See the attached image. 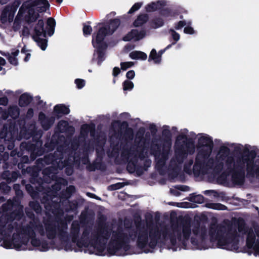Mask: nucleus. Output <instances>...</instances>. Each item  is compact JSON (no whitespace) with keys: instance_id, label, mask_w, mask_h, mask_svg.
Here are the masks:
<instances>
[{"instance_id":"obj_35","label":"nucleus","mask_w":259,"mask_h":259,"mask_svg":"<svg viewBox=\"0 0 259 259\" xmlns=\"http://www.w3.org/2000/svg\"><path fill=\"white\" fill-rule=\"evenodd\" d=\"M32 100V97L29 94L27 93H23L19 97L18 104L21 107H25L29 105Z\"/></svg>"},{"instance_id":"obj_63","label":"nucleus","mask_w":259,"mask_h":259,"mask_svg":"<svg viewBox=\"0 0 259 259\" xmlns=\"http://www.w3.org/2000/svg\"><path fill=\"white\" fill-rule=\"evenodd\" d=\"M78 203L76 201H69L67 207L66 208L67 212H73L77 209Z\"/></svg>"},{"instance_id":"obj_28","label":"nucleus","mask_w":259,"mask_h":259,"mask_svg":"<svg viewBox=\"0 0 259 259\" xmlns=\"http://www.w3.org/2000/svg\"><path fill=\"white\" fill-rule=\"evenodd\" d=\"M238 163V164L240 165H243L244 164V163L240 159H238L236 162H235L234 158L233 156H228L226 161V166L227 169L226 171L231 173V172L234 171L237 169L236 165Z\"/></svg>"},{"instance_id":"obj_47","label":"nucleus","mask_w":259,"mask_h":259,"mask_svg":"<svg viewBox=\"0 0 259 259\" xmlns=\"http://www.w3.org/2000/svg\"><path fill=\"white\" fill-rule=\"evenodd\" d=\"M130 57L132 59H140L142 60H145L147 58V55L144 52L135 51L131 52L130 54Z\"/></svg>"},{"instance_id":"obj_44","label":"nucleus","mask_w":259,"mask_h":259,"mask_svg":"<svg viewBox=\"0 0 259 259\" xmlns=\"http://www.w3.org/2000/svg\"><path fill=\"white\" fill-rule=\"evenodd\" d=\"M13 50L15 51L14 52H12L11 54H9L7 59L11 64L14 66H17L18 65V61L16 57L19 53V50L15 49Z\"/></svg>"},{"instance_id":"obj_18","label":"nucleus","mask_w":259,"mask_h":259,"mask_svg":"<svg viewBox=\"0 0 259 259\" xmlns=\"http://www.w3.org/2000/svg\"><path fill=\"white\" fill-rule=\"evenodd\" d=\"M25 3H27L32 8L36 7V11L39 13L46 12L50 6L48 0H31Z\"/></svg>"},{"instance_id":"obj_34","label":"nucleus","mask_w":259,"mask_h":259,"mask_svg":"<svg viewBox=\"0 0 259 259\" xmlns=\"http://www.w3.org/2000/svg\"><path fill=\"white\" fill-rule=\"evenodd\" d=\"M43 175L42 178L39 177V175L37 176H33L32 177H30L29 178V182L31 184L34 185L35 186L41 187L42 185L44 183H47L46 179L47 177L44 175Z\"/></svg>"},{"instance_id":"obj_2","label":"nucleus","mask_w":259,"mask_h":259,"mask_svg":"<svg viewBox=\"0 0 259 259\" xmlns=\"http://www.w3.org/2000/svg\"><path fill=\"white\" fill-rule=\"evenodd\" d=\"M208 233L210 242H217L218 248L238 252L239 235L232 224L211 225Z\"/></svg>"},{"instance_id":"obj_48","label":"nucleus","mask_w":259,"mask_h":259,"mask_svg":"<svg viewBox=\"0 0 259 259\" xmlns=\"http://www.w3.org/2000/svg\"><path fill=\"white\" fill-rule=\"evenodd\" d=\"M237 229L238 232L242 234H246L248 232V228L246 226V224L243 219H238L237 221Z\"/></svg>"},{"instance_id":"obj_23","label":"nucleus","mask_w":259,"mask_h":259,"mask_svg":"<svg viewBox=\"0 0 259 259\" xmlns=\"http://www.w3.org/2000/svg\"><path fill=\"white\" fill-rule=\"evenodd\" d=\"M16 12V11L12 9L10 7H5L0 16V21L1 23L5 24L8 21L9 22H12Z\"/></svg>"},{"instance_id":"obj_62","label":"nucleus","mask_w":259,"mask_h":259,"mask_svg":"<svg viewBox=\"0 0 259 259\" xmlns=\"http://www.w3.org/2000/svg\"><path fill=\"white\" fill-rule=\"evenodd\" d=\"M132 155V153H131V149L128 148H123L121 153V157L122 159L127 162L128 161L130 157Z\"/></svg>"},{"instance_id":"obj_13","label":"nucleus","mask_w":259,"mask_h":259,"mask_svg":"<svg viewBox=\"0 0 259 259\" xmlns=\"http://www.w3.org/2000/svg\"><path fill=\"white\" fill-rule=\"evenodd\" d=\"M24 215L23 209L20 207L10 212H4L0 217V223L7 225L15 220L20 221Z\"/></svg>"},{"instance_id":"obj_10","label":"nucleus","mask_w":259,"mask_h":259,"mask_svg":"<svg viewBox=\"0 0 259 259\" xmlns=\"http://www.w3.org/2000/svg\"><path fill=\"white\" fill-rule=\"evenodd\" d=\"M170 233L168 229L166 228L162 230H160L157 226L150 228L149 247L151 249H154L161 238V235L164 239H166L167 236L169 237Z\"/></svg>"},{"instance_id":"obj_58","label":"nucleus","mask_w":259,"mask_h":259,"mask_svg":"<svg viewBox=\"0 0 259 259\" xmlns=\"http://www.w3.org/2000/svg\"><path fill=\"white\" fill-rule=\"evenodd\" d=\"M150 149L151 153L155 156L161 153V145L157 143L152 144Z\"/></svg>"},{"instance_id":"obj_29","label":"nucleus","mask_w":259,"mask_h":259,"mask_svg":"<svg viewBox=\"0 0 259 259\" xmlns=\"http://www.w3.org/2000/svg\"><path fill=\"white\" fill-rule=\"evenodd\" d=\"M198 145L200 147H206L211 151L213 147L212 139L208 135L201 136L198 139Z\"/></svg>"},{"instance_id":"obj_36","label":"nucleus","mask_w":259,"mask_h":259,"mask_svg":"<svg viewBox=\"0 0 259 259\" xmlns=\"http://www.w3.org/2000/svg\"><path fill=\"white\" fill-rule=\"evenodd\" d=\"M56 138L57 139L58 138L56 136H52L51 139H48L46 141L44 147H42L44 149L45 153L52 151L58 146L55 142Z\"/></svg>"},{"instance_id":"obj_55","label":"nucleus","mask_w":259,"mask_h":259,"mask_svg":"<svg viewBox=\"0 0 259 259\" xmlns=\"http://www.w3.org/2000/svg\"><path fill=\"white\" fill-rule=\"evenodd\" d=\"M29 206L32 210L34 211L36 213L41 212L42 208L39 203L37 201H31L29 203Z\"/></svg>"},{"instance_id":"obj_56","label":"nucleus","mask_w":259,"mask_h":259,"mask_svg":"<svg viewBox=\"0 0 259 259\" xmlns=\"http://www.w3.org/2000/svg\"><path fill=\"white\" fill-rule=\"evenodd\" d=\"M10 137L8 135V128L7 124H4L0 129V139H4V141L8 140Z\"/></svg>"},{"instance_id":"obj_30","label":"nucleus","mask_w":259,"mask_h":259,"mask_svg":"<svg viewBox=\"0 0 259 259\" xmlns=\"http://www.w3.org/2000/svg\"><path fill=\"white\" fill-rule=\"evenodd\" d=\"M59 236L61 242L69 239L68 235L65 230L67 228V223L63 220H60L58 222Z\"/></svg>"},{"instance_id":"obj_53","label":"nucleus","mask_w":259,"mask_h":259,"mask_svg":"<svg viewBox=\"0 0 259 259\" xmlns=\"http://www.w3.org/2000/svg\"><path fill=\"white\" fill-rule=\"evenodd\" d=\"M40 169L36 166H27L25 167V170L23 174L26 173L29 174L30 177L37 176L39 175Z\"/></svg>"},{"instance_id":"obj_59","label":"nucleus","mask_w":259,"mask_h":259,"mask_svg":"<svg viewBox=\"0 0 259 259\" xmlns=\"http://www.w3.org/2000/svg\"><path fill=\"white\" fill-rule=\"evenodd\" d=\"M10 116L13 118H17L19 115V110L17 106H11L8 109Z\"/></svg>"},{"instance_id":"obj_51","label":"nucleus","mask_w":259,"mask_h":259,"mask_svg":"<svg viewBox=\"0 0 259 259\" xmlns=\"http://www.w3.org/2000/svg\"><path fill=\"white\" fill-rule=\"evenodd\" d=\"M164 24L163 19L160 17H156L150 22V26L152 28L157 29L162 27Z\"/></svg>"},{"instance_id":"obj_50","label":"nucleus","mask_w":259,"mask_h":259,"mask_svg":"<svg viewBox=\"0 0 259 259\" xmlns=\"http://www.w3.org/2000/svg\"><path fill=\"white\" fill-rule=\"evenodd\" d=\"M204 196L202 195H196L195 193H192L190 194L188 200L194 203H202L204 202Z\"/></svg>"},{"instance_id":"obj_17","label":"nucleus","mask_w":259,"mask_h":259,"mask_svg":"<svg viewBox=\"0 0 259 259\" xmlns=\"http://www.w3.org/2000/svg\"><path fill=\"white\" fill-rule=\"evenodd\" d=\"M148 238H149V231L147 229H139L137 236V246L143 249L147 245L149 246Z\"/></svg>"},{"instance_id":"obj_43","label":"nucleus","mask_w":259,"mask_h":259,"mask_svg":"<svg viewBox=\"0 0 259 259\" xmlns=\"http://www.w3.org/2000/svg\"><path fill=\"white\" fill-rule=\"evenodd\" d=\"M162 136L164 139V143H171V133L168 125H164L163 126Z\"/></svg>"},{"instance_id":"obj_57","label":"nucleus","mask_w":259,"mask_h":259,"mask_svg":"<svg viewBox=\"0 0 259 259\" xmlns=\"http://www.w3.org/2000/svg\"><path fill=\"white\" fill-rule=\"evenodd\" d=\"M224 163L222 161L218 160L215 162L213 168V172L216 174L221 173L224 167Z\"/></svg>"},{"instance_id":"obj_46","label":"nucleus","mask_w":259,"mask_h":259,"mask_svg":"<svg viewBox=\"0 0 259 259\" xmlns=\"http://www.w3.org/2000/svg\"><path fill=\"white\" fill-rule=\"evenodd\" d=\"M8 128V135L10 137H13L16 138L18 134V128L17 125L15 122H11L9 125Z\"/></svg>"},{"instance_id":"obj_25","label":"nucleus","mask_w":259,"mask_h":259,"mask_svg":"<svg viewBox=\"0 0 259 259\" xmlns=\"http://www.w3.org/2000/svg\"><path fill=\"white\" fill-rule=\"evenodd\" d=\"M31 239V244L33 247H39L38 249L41 251H46L50 249L49 243L46 240L41 241L37 238L35 236H32Z\"/></svg>"},{"instance_id":"obj_27","label":"nucleus","mask_w":259,"mask_h":259,"mask_svg":"<svg viewBox=\"0 0 259 259\" xmlns=\"http://www.w3.org/2000/svg\"><path fill=\"white\" fill-rule=\"evenodd\" d=\"M20 176L19 171L16 170L10 171V170H5L1 175V177L3 180H6L7 183H10L16 181L17 178Z\"/></svg>"},{"instance_id":"obj_22","label":"nucleus","mask_w":259,"mask_h":259,"mask_svg":"<svg viewBox=\"0 0 259 259\" xmlns=\"http://www.w3.org/2000/svg\"><path fill=\"white\" fill-rule=\"evenodd\" d=\"M80 226L77 221H73L71 224L70 231V237L73 243H76L77 246V242L79 239Z\"/></svg>"},{"instance_id":"obj_21","label":"nucleus","mask_w":259,"mask_h":259,"mask_svg":"<svg viewBox=\"0 0 259 259\" xmlns=\"http://www.w3.org/2000/svg\"><path fill=\"white\" fill-rule=\"evenodd\" d=\"M38 120L42 129L47 131L50 129L54 124L55 121V117L54 116L48 117L44 113L40 112L38 114Z\"/></svg>"},{"instance_id":"obj_9","label":"nucleus","mask_w":259,"mask_h":259,"mask_svg":"<svg viewBox=\"0 0 259 259\" xmlns=\"http://www.w3.org/2000/svg\"><path fill=\"white\" fill-rule=\"evenodd\" d=\"M45 23L42 19L38 20L37 23L34 28V36H43L46 38L47 34L49 36L53 35L55 32V27L56 26L55 20L50 17L47 20V27L45 29L44 27Z\"/></svg>"},{"instance_id":"obj_1","label":"nucleus","mask_w":259,"mask_h":259,"mask_svg":"<svg viewBox=\"0 0 259 259\" xmlns=\"http://www.w3.org/2000/svg\"><path fill=\"white\" fill-rule=\"evenodd\" d=\"M42 142L38 139L35 143L30 142H22L20 146V151L14 149L10 152V155L7 152H4L5 147L0 145V152L2 155H8V158H4L1 163H4V167L6 169H21L22 173L25 170V164L34 161L37 157L45 153L44 149L42 147Z\"/></svg>"},{"instance_id":"obj_49","label":"nucleus","mask_w":259,"mask_h":259,"mask_svg":"<svg viewBox=\"0 0 259 259\" xmlns=\"http://www.w3.org/2000/svg\"><path fill=\"white\" fill-rule=\"evenodd\" d=\"M33 38L42 51H45L48 45V40L46 38H42L40 36H33Z\"/></svg>"},{"instance_id":"obj_24","label":"nucleus","mask_w":259,"mask_h":259,"mask_svg":"<svg viewBox=\"0 0 259 259\" xmlns=\"http://www.w3.org/2000/svg\"><path fill=\"white\" fill-rule=\"evenodd\" d=\"M100 237V236L98 235H93L91 243L97 251V254L102 255L105 249V244L101 243Z\"/></svg>"},{"instance_id":"obj_45","label":"nucleus","mask_w":259,"mask_h":259,"mask_svg":"<svg viewBox=\"0 0 259 259\" xmlns=\"http://www.w3.org/2000/svg\"><path fill=\"white\" fill-rule=\"evenodd\" d=\"M3 244L4 247L7 249L14 248L16 250L18 251L26 249V248L24 247L23 245H21L19 249H17L15 247L16 246L15 245L14 242L13 241V235H12V238L11 240H4Z\"/></svg>"},{"instance_id":"obj_15","label":"nucleus","mask_w":259,"mask_h":259,"mask_svg":"<svg viewBox=\"0 0 259 259\" xmlns=\"http://www.w3.org/2000/svg\"><path fill=\"white\" fill-rule=\"evenodd\" d=\"M183 239L180 241L184 249L187 248V242L189 239L191 234V222L188 219H186L181 222Z\"/></svg>"},{"instance_id":"obj_31","label":"nucleus","mask_w":259,"mask_h":259,"mask_svg":"<svg viewBox=\"0 0 259 259\" xmlns=\"http://www.w3.org/2000/svg\"><path fill=\"white\" fill-rule=\"evenodd\" d=\"M91 232V229L88 228L84 229L81 237L77 242V247L82 248L87 247L89 242V236Z\"/></svg>"},{"instance_id":"obj_14","label":"nucleus","mask_w":259,"mask_h":259,"mask_svg":"<svg viewBox=\"0 0 259 259\" xmlns=\"http://www.w3.org/2000/svg\"><path fill=\"white\" fill-rule=\"evenodd\" d=\"M238 163H239L238 162ZM237 169L231 172V181L235 185H241L245 182V169L244 164L240 165L237 163Z\"/></svg>"},{"instance_id":"obj_19","label":"nucleus","mask_w":259,"mask_h":259,"mask_svg":"<svg viewBox=\"0 0 259 259\" xmlns=\"http://www.w3.org/2000/svg\"><path fill=\"white\" fill-rule=\"evenodd\" d=\"M203 155V152H199L196 158L195 162L193 165V171L195 176H199L201 173L203 174H206V168H204V160L200 159L199 157Z\"/></svg>"},{"instance_id":"obj_39","label":"nucleus","mask_w":259,"mask_h":259,"mask_svg":"<svg viewBox=\"0 0 259 259\" xmlns=\"http://www.w3.org/2000/svg\"><path fill=\"white\" fill-rule=\"evenodd\" d=\"M149 20V16L147 14H140L133 22V26L138 27L145 24Z\"/></svg>"},{"instance_id":"obj_26","label":"nucleus","mask_w":259,"mask_h":259,"mask_svg":"<svg viewBox=\"0 0 259 259\" xmlns=\"http://www.w3.org/2000/svg\"><path fill=\"white\" fill-rule=\"evenodd\" d=\"M15 194H16V197H14L13 198V200L12 201H8V205H7L6 204H4L3 205L2 207L3 209L5 211L8 209H13V206L14 205H18V207H22L21 206H20V201L19 200L18 198H22L23 197V192L21 190H18L15 191Z\"/></svg>"},{"instance_id":"obj_33","label":"nucleus","mask_w":259,"mask_h":259,"mask_svg":"<svg viewBox=\"0 0 259 259\" xmlns=\"http://www.w3.org/2000/svg\"><path fill=\"white\" fill-rule=\"evenodd\" d=\"M259 165L255 164L253 160L247 162L246 171L247 175L250 177H254L257 174V169Z\"/></svg>"},{"instance_id":"obj_64","label":"nucleus","mask_w":259,"mask_h":259,"mask_svg":"<svg viewBox=\"0 0 259 259\" xmlns=\"http://www.w3.org/2000/svg\"><path fill=\"white\" fill-rule=\"evenodd\" d=\"M123 90L124 91H131L134 87V83L129 80H125L122 83Z\"/></svg>"},{"instance_id":"obj_52","label":"nucleus","mask_w":259,"mask_h":259,"mask_svg":"<svg viewBox=\"0 0 259 259\" xmlns=\"http://www.w3.org/2000/svg\"><path fill=\"white\" fill-rule=\"evenodd\" d=\"M151 60H153L155 64H159L161 61V59L160 58L159 56H158L156 50L154 49L151 50L149 56L148 61Z\"/></svg>"},{"instance_id":"obj_7","label":"nucleus","mask_w":259,"mask_h":259,"mask_svg":"<svg viewBox=\"0 0 259 259\" xmlns=\"http://www.w3.org/2000/svg\"><path fill=\"white\" fill-rule=\"evenodd\" d=\"M15 225L16 233L13 234V241L15 247L19 249L23 245L27 248L30 238L36 235L33 228L28 225L22 226L17 222H15Z\"/></svg>"},{"instance_id":"obj_8","label":"nucleus","mask_w":259,"mask_h":259,"mask_svg":"<svg viewBox=\"0 0 259 259\" xmlns=\"http://www.w3.org/2000/svg\"><path fill=\"white\" fill-rule=\"evenodd\" d=\"M111 128H113L114 136L116 138H120L123 135L126 142L133 140L134 131L132 128L128 126L127 121L115 120L111 123Z\"/></svg>"},{"instance_id":"obj_16","label":"nucleus","mask_w":259,"mask_h":259,"mask_svg":"<svg viewBox=\"0 0 259 259\" xmlns=\"http://www.w3.org/2000/svg\"><path fill=\"white\" fill-rule=\"evenodd\" d=\"M47 237L49 239H54L57 235V227L56 221L48 219L44 222Z\"/></svg>"},{"instance_id":"obj_11","label":"nucleus","mask_w":259,"mask_h":259,"mask_svg":"<svg viewBox=\"0 0 259 259\" xmlns=\"http://www.w3.org/2000/svg\"><path fill=\"white\" fill-rule=\"evenodd\" d=\"M26 13L24 20L28 25L35 22L39 17V12H36L35 9L28 6L27 3H23L19 10L18 15L22 16Z\"/></svg>"},{"instance_id":"obj_38","label":"nucleus","mask_w":259,"mask_h":259,"mask_svg":"<svg viewBox=\"0 0 259 259\" xmlns=\"http://www.w3.org/2000/svg\"><path fill=\"white\" fill-rule=\"evenodd\" d=\"M86 168L89 171H94L96 169L105 170V165L101 161H94L93 163H89Z\"/></svg>"},{"instance_id":"obj_5","label":"nucleus","mask_w":259,"mask_h":259,"mask_svg":"<svg viewBox=\"0 0 259 259\" xmlns=\"http://www.w3.org/2000/svg\"><path fill=\"white\" fill-rule=\"evenodd\" d=\"M130 248L131 245L128 243L127 234L121 230L113 232L112 238L107 248L109 256L121 255V254L119 253L121 249L122 248L124 251H127Z\"/></svg>"},{"instance_id":"obj_60","label":"nucleus","mask_w":259,"mask_h":259,"mask_svg":"<svg viewBox=\"0 0 259 259\" xmlns=\"http://www.w3.org/2000/svg\"><path fill=\"white\" fill-rule=\"evenodd\" d=\"M11 190V187L9 186L7 183L2 182L0 183V195L7 194Z\"/></svg>"},{"instance_id":"obj_40","label":"nucleus","mask_w":259,"mask_h":259,"mask_svg":"<svg viewBox=\"0 0 259 259\" xmlns=\"http://www.w3.org/2000/svg\"><path fill=\"white\" fill-rule=\"evenodd\" d=\"M81 133L84 132L87 134L89 132L90 133V136L94 137L96 133V126L93 123L90 124H84L81 126Z\"/></svg>"},{"instance_id":"obj_4","label":"nucleus","mask_w":259,"mask_h":259,"mask_svg":"<svg viewBox=\"0 0 259 259\" xmlns=\"http://www.w3.org/2000/svg\"><path fill=\"white\" fill-rule=\"evenodd\" d=\"M194 151V142L191 138L185 134H180L177 137L175 154L176 159L179 164L184 162L189 154H192Z\"/></svg>"},{"instance_id":"obj_54","label":"nucleus","mask_w":259,"mask_h":259,"mask_svg":"<svg viewBox=\"0 0 259 259\" xmlns=\"http://www.w3.org/2000/svg\"><path fill=\"white\" fill-rule=\"evenodd\" d=\"M205 206L209 208L217 210H226L227 209L226 206L219 203H206Z\"/></svg>"},{"instance_id":"obj_37","label":"nucleus","mask_w":259,"mask_h":259,"mask_svg":"<svg viewBox=\"0 0 259 259\" xmlns=\"http://www.w3.org/2000/svg\"><path fill=\"white\" fill-rule=\"evenodd\" d=\"M246 245L248 249H251L256 241V237L252 229H250L247 232Z\"/></svg>"},{"instance_id":"obj_42","label":"nucleus","mask_w":259,"mask_h":259,"mask_svg":"<svg viewBox=\"0 0 259 259\" xmlns=\"http://www.w3.org/2000/svg\"><path fill=\"white\" fill-rule=\"evenodd\" d=\"M54 111L57 114L67 115L70 113V109L64 104H58L54 107Z\"/></svg>"},{"instance_id":"obj_32","label":"nucleus","mask_w":259,"mask_h":259,"mask_svg":"<svg viewBox=\"0 0 259 259\" xmlns=\"http://www.w3.org/2000/svg\"><path fill=\"white\" fill-rule=\"evenodd\" d=\"M171 143H163L162 146V152L161 153V159L159 160L157 163V165L159 166L161 163V165L164 164L165 161L168 158L169 151L171 147Z\"/></svg>"},{"instance_id":"obj_12","label":"nucleus","mask_w":259,"mask_h":259,"mask_svg":"<svg viewBox=\"0 0 259 259\" xmlns=\"http://www.w3.org/2000/svg\"><path fill=\"white\" fill-rule=\"evenodd\" d=\"M58 169L53 166H48L45 168L42 171V174H44L47 178H46L47 183H50L52 181H55L61 186H65L68 182L64 178L59 177L57 176Z\"/></svg>"},{"instance_id":"obj_3","label":"nucleus","mask_w":259,"mask_h":259,"mask_svg":"<svg viewBox=\"0 0 259 259\" xmlns=\"http://www.w3.org/2000/svg\"><path fill=\"white\" fill-rule=\"evenodd\" d=\"M120 24V20L116 18L111 19L109 24L99 28L97 32L92 35V44L96 49L94 56L96 53L97 55V63L101 65L102 62L105 59V52L108 48L107 43L105 41L107 36L112 35Z\"/></svg>"},{"instance_id":"obj_61","label":"nucleus","mask_w":259,"mask_h":259,"mask_svg":"<svg viewBox=\"0 0 259 259\" xmlns=\"http://www.w3.org/2000/svg\"><path fill=\"white\" fill-rule=\"evenodd\" d=\"M231 174L230 172L227 171H224L219 175L217 178L218 181L220 184H224L227 181V177Z\"/></svg>"},{"instance_id":"obj_20","label":"nucleus","mask_w":259,"mask_h":259,"mask_svg":"<svg viewBox=\"0 0 259 259\" xmlns=\"http://www.w3.org/2000/svg\"><path fill=\"white\" fill-rule=\"evenodd\" d=\"M146 36V31L144 29L139 31L136 29H134L125 35L122 40L124 41H130L134 39L135 41H139L143 39Z\"/></svg>"},{"instance_id":"obj_41","label":"nucleus","mask_w":259,"mask_h":259,"mask_svg":"<svg viewBox=\"0 0 259 259\" xmlns=\"http://www.w3.org/2000/svg\"><path fill=\"white\" fill-rule=\"evenodd\" d=\"M40 187L33 186L31 184H27L25 185V189L27 193L33 198L36 197L38 194V191H40Z\"/></svg>"},{"instance_id":"obj_6","label":"nucleus","mask_w":259,"mask_h":259,"mask_svg":"<svg viewBox=\"0 0 259 259\" xmlns=\"http://www.w3.org/2000/svg\"><path fill=\"white\" fill-rule=\"evenodd\" d=\"M36 163L38 166L41 167L51 164L50 166L62 170L68 164L69 159L66 158L64 159L63 152L57 149L53 154L50 153L45 155L44 158L37 159Z\"/></svg>"}]
</instances>
